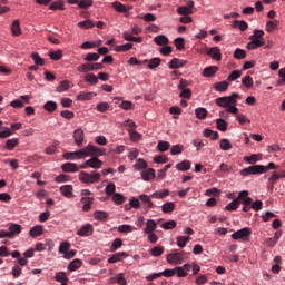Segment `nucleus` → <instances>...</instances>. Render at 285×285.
<instances>
[{"mask_svg": "<svg viewBox=\"0 0 285 285\" xmlns=\"http://www.w3.org/2000/svg\"><path fill=\"white\" fill-rule=\"evenodd\" d=\"M220 150H230L233 148V144L226 138L220 140Z\"/></svg>", "mask_w": 285, "mask_h": 285, "instance_id": "55", "label": "nucleus"}, {"mask_svg": "<svg viewBox=\"0 0 285 285\" xmlns=\"http://www.w3.org/2000/svg\"><path fill=\"white\" fill-rule=\"evenodd\" d=\"M112 202L117 204V206H121V204H125L126 197L119 193H115L112 195Z\"/></svg>", "mask_w": 285, "mask_h": 285, "instance_id": "33", "label": "nucleus"}, {"mask_svg": "<svg viewBox=\"0 0 285 285\" xmlns=\"http://www.w3.org/2000/svg\"><path fill=\"white\" fill-rule=\"evenodd\" d=\"M126 257H128V254L126 252H119L108 258V264H117V262H121Z\"/></svg>", "mask_w": 285, "mask_h": 285, "instance_id": "15", "label": "nucleus"}, {"mask_svg": "<svg viewBox=\"0 0 285 285\" xmlns=\"http://www.w3.org/2000/svg\"><path fill=\"white\" fill-rule=\"evenodd\" d=\"M56 282H60V284L68 283L69 278L65 272H58L55 276Z\"/></svg>", "mask_w": 285, "mask_h": 285, "instance_id": "43", "label": "nucleus"}, {"mask_svg": "<svg viewBox=\"0 0 285 285\" xmlns=\"http://www.w3.org/2000/svg\"><path fill=\"white\" fill-rule=\"evenodd\" d=\"M249 39H254L255 41H264V30L255 29L254 33L249 36Z\"/></svg>", "mask_w": 285, "mask_h": 285, "instance_id": "27", "label": "nucleus"}, {"mask_svg": "<svg viewBox=\"0 0 285 285\" xmlns=\"http://www.w3.org/2000/svg\"><path fill=\"white\" fill-rule=\"evenodd\" d=\"M85 81H87V83L97 85L99 83V78L95 76V73H87L85 76Z\"/></svg>", "mask_w": 285, "mask_h": 285, "instance_id": "47", "label": "nucleus"}, {"mask_svg": "<svg viewBox=\"0 0 285 285\" xmlns=\"http://www.w3.org/2000/svg\"><path fill=\"white\" fill-rule=\"evenodd\" d=\"M175 210V203L168 202L163 205V213H173Z\"/></svg>", "mask_w": 285, "mask_h": 285, "instance_id": "62", "label": "nucleus"}, {"mask_svg": "<svg viewBox=\"0 0 285 285\" xmlns=\"http://www.w3.org/2000/svg\"><path fill=\"white\" fill-rule=\"evenodd\" d=\"M279 26L278 20H269L266 22L265 30L267 32H273V30H277V27Z\"/></svg>", "mask_w": 285, "mask_h": 285, "instance_id": "25", "label": "nucleus"}, {"mask_svg": "<svg viewBox=\"0 0 285 285\" xmlns=\"http://www.w3.org/2000/svg\"><path fill=\"white\" fill-rule=\"evenodd\" d=\"M31 59L35 61L36 66H46V60H43V58L39 57L38 52H32Z\"/></svg>", "mask_w": 285, "mask_h": 285, "instance_id": "40", "label": "nucleus"}, {"mask_svg": "<svg viewBox=\"0 0 285 285\" xmlns=\"http://www.w3.org/2000/svg\"><path fill=\"white\" fill-rule=\"evenodd\" d=\"M155 230H157V222H155L154 219H148L146 222L145 233H155Z\"/></svg>", "mask_w": 285, "mask_h": 285, "instance_id": "21", "label": "nucleus"}, {"mask_svg": "<svg viewBox=\"0 0 285 285\" xmlns=\"http://www.w3.org/2000/svg\"><path fill=\"white\" fill-rule=\"evenodd\" d=\"M262 159V155L259 154H254L252 156H246L244 158V161H247V164H255Z\"/></svg>", "mask_w": 285, "mask_h": 285, "instance_id": "45", "label": "nucleus"}, {"mask_svg": "<svg viewBox=\"0 0 285 285\" xmlns=\"http://www.w3.org/2000/svg\"><path fill=\"white\" fill-rule=\"evenodd\" d=\"M30 237H40V235H43V226L36 225L29 230Z\"/></svg>", "mask_w": 285, "mask_h": 285, "instance_id": "20", "label": "nucleus"}, {"mask_svg": "<svg viewBox=\"0 0 285 285\" xmlns=\"http://www.w3.org/2000/svg\"><path fill=\"white\" fill-rule=\"evenodd\" d=\"M186 252H180V253H174V254H168L167 255V262L168 264H181L186 259Z\"/></svg>", "mask_w": 285, "mask_h": 285, "instance_id": "4", "label": "nucleus"}, {"mask_svg": "<svg viewBox=\"0 0 285 285\" xmlns=\"http://www.w3.org/2000/svg\"><path fill=\"white\" fill-rule=\"evenodd\" d=\"M78 72H92V63H82L77 67Z\"/></svg>", "mask_w": 285, "mask_h": 285, "instance_id": "41", "label": "nucleus"}, {"mask_svg": "<svg viewBox=\"0 0 285 285\" xmlns=\"http://www.w3.org/2000/svg\"><path fill=\"white\" fill-rule=\"evenodd\" d=\"M21 225L19 224H12L10 227H9V235H11V239L12 237H14V235H19V233H21Z\"/></svg>", "mask_w": 285, "mask_h": 285, "instance_id": "32", "label": "nucleus"}, {"mask_svg": "<svg viewBox=\"0 0 285 285\" xmlns=\"http://www.w3.org/2000/svg\"><path fill=\"white\" fill-rule=\"evenodd\" d=\"M79 28H83L85 30H90V28H95V23L92 20L87 19L85 21L78 22Z\"/></svg>", "mask_w": 285, "mask_h": 285, "instance_id": "42", "label": "nucleus"}, {"mask_svg": "<svg viewBox=\"0 0 285 285\" xmlns=\"http://www.w3.org/2000/svg\"><path fill=\"white\" fill-rule=\"evenodd\" d=\"M81 264H83L81 262V259L76 258L73 259L69 265H68V271H70V273L77 271L78 268H81Z\"/></svg>", "mask_w": 285, "mask_h": 285, "instance_id": "26", "label": "nucleus"}, {"mask_svg": "<svg viewBox=\"0 0 285 285\" xmlns=\"http://www.w3.org/2000/svg\"><path fill=\"white\" fill-rule=\"evenodd\" d=\"M204 137H210L215 141V140L219 139V132L213 131L210 129H205Z\"/></svg>", "mask_w": 285, "mask_h": 285, "instance_id": "53", "label": "nucleus"}, {"mask_svg": "<svg viewBox=\"0 0 285 285\" xmlns=\"http://www.w3.org/2000/svg\"><path fill=\"white\" fill-rule=\"evenodd\" d=\"M121 246H124V240H121L120 238H116L110 247L111 253H115L116 250H119V248H121Z\"/></svg>", "mask_w": 285, "mask_h": 285, "instance_id": "51", "label": "nucleus"}, {"mask_svg": "<svg viewBox=\"0 0 285 285\" xmlns=\"http://www.w3.org/2000/svg\"><path fill=\"white\" fill-rule=\"evenodd\" d=\"M154 41H155V43H157V46H168V43H169L168 38L164 35L157 36L154 39Z\"/></svg>", "mask_w": 285, "mask_h": 285, "instance_id": "38", "label": "nucleus"}, {"mask_svg": "<svg viewBox=\"0 0 285 285\" xmlns=\"http://www.w3.org/2000/svg\"><path fill=\"white\" fill-rule=\"evenodd\" d=\"M142 63H148V60H144ZM161 66L160 58H153L149 60L148 68L149 70H155V68H159Z\"/></svg>", "mask_w": 285, "mask_h": 285, "instance_id": "18", "label": "nucleus"}, {"mask_svg": "<svg viewBox=\"0 0 285 285\" xmlns=\"http://www.w3.org/2000/svg\"><path fill=\"white\" fill-rule=\"evenodd\" d=\"M65 173H79V166L75 163H65L61 165Z\"/></svg>", "mask_w": 285, "mask_h": 285, "instance_id": "13", "label": "nucleus"}, {"mask_svg": "<svg viewBox=\"0 0 285 285\" xmlns=\"http://www.w3.org/2000/svg\"><path fill=\"white\" fill-rule=\"evenodd\" d=\"M79 180L82 184H90V174L86 173V171H80L79 173Z\"/></svg>", "mask_w": 285, "mask_h": 285, "instance_id": "58", "label": "nucleus"}, {"mask_svg": "<svg viewBox=\"0 0 285 285\" xmlns=\"http://www.w3.org/2000/svg\"><path fill=\"white\" fill-rule=\"evenodd\" d=\"M239 199H234L232 203H229L226 207L225 210H236L239 208Z\"/></svg>", "mask_w": 285, "mask_h": 285, "instance_id": "61", "label": "nucleus"}, {"mask_svg": "<svg viewBox=\"0 0 285 285\" xmlns=\"http://www.w3.org/2000/svg\"><path fill=\"white\" fill-rule=\"evenodd\" d=\"M218 70L219 67L217 66L206 67L203 71V77H215Z\"/></svg>", "mask_w": 285, "mask_h": 285, "instance_id": "17", "label": "nucleus"}, {"mask_svg": "<svg viewBox=\"0 0 285 285\" xmlns=\"http://www.w3.org/2000/svg\"><path fill=\"white\" fill-rule=\"evenodd\" d=\"M72 190H75L72 185H63L60 187V193L62 197H66L67 199H72L75 197V194H72Z\"/></svg>", "mask_w": 285, "mask_h": 285, "instance_id": "7", "label": "nucleus"}, {"mask_svg": "<svg viewBox=\"0 0 285 285\" xmlns=\"http://www.w3.org/2000/svg\"><path fill=\"white\" fill-rule=\"evenodd\" d=\"M252 233L253 232H250V228L244 227V228L235 232L234 234H232V239H235V240L242 239V242H248Z\"/></svg>", "mask_w": 285, "mask_h": 285, "instance_id": "3", "label": "nucleus"}, {"mask_svg": "<svg viewBox=\"0 0 285 285\" xmlns=\"http://www.w3.org/2000/svg\"><path fill=\"white\" fill-rule=\"evenodd\" d=\"M170 70H177V68H184L186 66V60H179V58H174L168 63Z\"/></svg>", "mask_w": 285, "mask_h": 285, "instance_id": "16", "label": "nucleus"}, {"mask_svg": "<svg viewBox=\"0 0 285 285\" xmlns=\"http://www.w3.org/2000/svg\"><path fill=\"white\" fill-rule=\"evenodd\" d=\"M92 97H97V94L95 92H81L78 96L79 101H90Z\"/></svg>", "mask_w": 285, "mask_h": 285, "instance_id": "37", "label": "nucleus"}, {"mask_svg": "<svg viewBox=\"0 0 285 285\" xmlns=\"http://www.w3.org/2000/svg\"><path fill=\"white\" fill-rule=\"evenodd\" d=\"M249 40L250 41L246 46L247 50H257V48H262V46L266 45V41L264 40H254V39H249Z\"/></svg>", "mask_w": 285, "mask_h": 285, "instance_id": "14", "label": "nucleus"}, {"mask_svg": "<svg viewBox=\"0 0 285 285\" xmlns=\"http://www.w3.org/2000/svg\"><path fill=\"white\" fill-rule=\"evenodd\" d=\"M238 97H239V94H232L230 96L216 98L215 102L220 108H228L229 106H237Z\"/></svg>", "mask_w": 285, "mask_h": 285, "instance_id": "1", "label": "nucleus"}, {"mask_svg": "<svg viewBox=\"0 0 285 285\" xmlns=\"http://www.w3.org/2000/svg\"><path fill=\"white\" fill-rule=\"evenodd\" d=\"M150 255H153V257H161V255H164V247L156 246L151 248Z\"/></svg>", "mask_w": 285, "mask_h": 285, "instance_id": "56", "label": "nucleus"}, {"mask_svg": "<svg viewBox=\"0 0 285 285\" xmlns=\"http://www.w3.org/2000/svg\"><path fill=\"white\" fill-rule=\"evenodd\" d=\"M233 28H239L242 32H245V30H248V22L244 20H235L233 22Z\"/></svg>", "mask_w": 285, "mask_h": 285, "instance_id": "22", "label": "nucleus"}, {"mask_svg": "<svg viewBox=\"0 0 285 285\" xmlns=\"http://www.w3.org/2000/svg\"><path fill=\"white\" fill-rule=\"evenodd\" d=\"M80 202L81 204H83L82 210L85 213H88L90 212V208H92V204L95 203V197H82Z\"/></svg>", "mask_w": 285, "mask_h": 285, "instance_id": "10", "label": "nucleus"}, {"mask_svg": "<svg viewBox=\"0 0 285 285\" xmlns=\"http://www.w3.org/2000/svg\"><path fill=\"white\" fill-rule=\"evenodd\" d=\"M11 30H12V35H14V37H19V35H21V24L19 23L18 20H14L12 26H11Z\"/></svg>", "mask_w": 285, "mask_h": 285, "instance_id": "44", "label": "nucleus"}, {"mask_svg": "<svg viewBox=\"0 0 285 285\" xmlns=\"http://www.w3.org/2000/svg\"><path fill=\"white\" fill-rule=\"evenodd\" d=\"M234 59H246V50L237 48L234 51Z\"/></svg>", "mask_w": 285, "mask_h": 285, "instance_id": "57", "label": "nucleus"}, {"mask_svg": "<svg viewBox=\"0 0 285 285\" xmlns=\"http://www.w3.org/2000/svg\"><path fill=\"white\" fill-rule=\"evenodd\" d=\"M112 8L120 13L128 12V8L119 1L112 2Z\"/></svg>", "mask_w": 285, "mask_h": 285, "instance_id": "39", "label": "nucleus"}, {"mask_svg": "<svg viewBox=\"0 0 285 285\" xmlns=\"http://www.w3.org/2000/svg\"><path fill=\"white\" fill-rule=\"evenodd\" d=\"M207 55L212 57L215 61H222V50H219V47H212Z\"/></svg>", "mask_w": 285, "mask_h": 285, "instance_id": "9", "label": "nucleus"}, {"mask_svg": "<svg viewBox=\"0 0 285 285\" xmlns=\"http://www.w3.org/2000/svg\"><path fill=\"white\" fill-rule=\"evenodd\" d=\"M86 166H88V168H94V170H97L101 168V166H104V161L99 160V158H90L86 160Z\"/></svg>", "mask_w": 285, "mask_h": 285, "instance_id": "12", "label": "nucleus"}, {"mask_svg": "<svg viewBox=\"0 0 285 285\" xmlns=\"http://www.w3.org/2000/svg\"><path fill=\"white\" fill-rule=\"evenodd\" d=\"M128 50H132V43L127 42L125 45H118L115 47L116 52H128Z\"/></svg>", "mask_w": 285, "mask_h": 285, "instance_id": "28", "label": "nucleus"}, {"mask_svg": "<svg viewBox=\"0 0 285 285\" xmlns=\"http://www.w3.org/2000/svg\"><path fill=\"white\" fill-rule=\"evenodd\" d=\"M43 108L47 112H55L57 110V102L49 100L43 105Z\"/></svg>", "mask_w": 285, "mask_h": 285, "instance_id": "48", "label": "nucleus"}, {"mask_svg": "<svg viewBox=\"0 0 285 285\" xmlns=\"http://www.w3.org/2000/svg\"><path fill=\"white\" fill-rule=\"evenodd\" d=\"M176 242H177V246L179 248H184V247H186V244H188V242H190V237H188V236H178L176 238Z\"/></svg>", "mask_w": 285, "mask_h": 285, "instance_id": "35", "label": "nucleus"}, {"mask_svg": "<svg viewBox=\"0 0 285 285\" xmlns=\"http://www.w3.org/2000/svg\"><path fill=\"white\" fill-rule=\"evenodd\" d=\"M195 115L197 119H206V117H208V110H206V108L199 107L195 110Z\"/></svg>", "mask_w": 285, "mask_h": 285, "instance_id": "34", "label": "nucleus"}, {"mask_svg": "<svg viewBox=\"0 0 285 285\" xmlns=\"http://www.w3.org/2000/svg\"><path fill=\"white\" fill-rule=\"evenodd\" d=\"M139 199L144 202V204H147L146 208H153L155 206V204H153V200L150 199V196L146 194L140 195Z\"/></svg>", "mask_w": 285, "mask_h": 285, "instance_id": "46", "label": "nucleus"}, {"mask_svg": "<svg viewBox=\"0 0 285 285\" xmlns=\"http://www.w3.org/2000/svg\"><path fill=\"white\" fill-rule=\"evenodd\" d=\"M264 170H266V166H264V165H253V166H249L247 168H244L240 171V175L243 177H248V175H263V173H265Z\"/></svg>", "mask_w": 285, "mask_h": 285, "instance_id": "2", "label": "nucleus"}, {"mask_svg": "<svg viewBox=\"0 0 285 285\" xmlns=\"http://www.w3.org/2000/svg\"><path fill=\"white\" fill-rule=\"evenodd\" d=\"M17 146H19V139L18 138H12V139H8L6 141V150H12L13 148H17Z\"/></svg>", "mask_w": 285, "mask_h": 285, "instance_id": "29", "label": "nucleus"}, {"mask_svg": "<svg viewBox=\"0 0 285 285\" xmlns=\"http://www.w3.org/2000/svg\"><path fill=\"white\" fill-rule=\"evenodd\" d=\"M158 150L160 153H166L167 150H170V142H168V141H159L158 142Z\"/></svg>", "mask_w": 285, "mask_h": 285, "instance_id": "60", "label": "nucleus"}, {"mask_svg": "<svg viewBox=\"0 0 285 285\" xmlns=\"http://www.w3.org/2000/svg\"><path fill=\"white\" fill-rule=\"evenodd\" d=\"M73 139H75V142L78 146H82L83 139H86L85 134H83V129H81V128L76 129L73 131Z\"/></svg>", "mask_w": 285, "mask_h": 285, "instance_id": "11", "label": "nucleus"}, {"mask_svg": "<svg viewBox=\"0 0 285 285\" xmlns=\"http://www.w3.org/2000/svg\"><path fill=\"white\" fill-rule=\"evenodd\" d=\"M191 163L190 160H183L176 165L177 170L185 173L186 170H190Z\"/></svg>", "mask_w": 285, "mask_h": 285, "instance_id": "23", "label": "nucleus"}, {"mask_svg": "<svg viewBox=\"0 0 285 285\" xmlns=\"http://www.w3.org/2000/svg\"><path fill=\"white\" fill-rule=\"evenodd\" d=\"M49 57L50 59H52V61H59L63 57V51L62 50L50 51Z\"/></svg>", "mask_w": 285, "mask_h": 285, "instance_id": "50", "label": "nucleus"}, {"mask_svg": "<svg viewBox=\"0 0 285 285\" xmlns=\"http://www.w3.org/2000/svg\"><path fill=\"white\" fill-rule=\"evenodd\" d=\"M86 150H87V157H92V158L97 159V157L104 156V150L105 149L97 148V147H95L92 145H88L86 147Z\"/></svg>", "mask_w": 285, "mask_h": 285, "instance_id": "5", "label": "nucleus"}, {"mask_svg": "<svg viewBox=\"0 0 285 285\" xmlns=\"http://www.w3.org/2000/svg\"><path fill=\"white\" fill-rule=\"evenodd\" d=\"M70 88V81L62 80L60 85L57 87V92H66Z\"/></svg>", "mask_w": 285, "mask_h": 285, "instance_id": "54", "label": "nucleus"}, {"mask_svg": "<svg viewBox=\"0 0 285 285\" xmlns=\"http://www.w3.org/2000/svg\"><path fill=\"white\" fill-rule=\"evenodd\" d=\"M92 233H95L92 224H86L77 232V235H79V237H90Z\"/></svg>", "mask_w": 285, "mask_h": 285, "instance_id": "6", "label": "nucleus"}, {"mask_svg": "<svg viewBox=\"0 0 285 285\" xmlns=\"http://www.w3.org/2000/svg\"><path fill=\"white\" fill-rule=\"evenodd\" d=\"M278 77L281 78L277 81L278 86H285V68L279 69Z\"/></svg>", "mask_w": 285, "mask_h": 285, "instance_id": "64", "label": "nucleus"}, {"mask_svg": "<svg viewBox=\"0 0 285 285\" xmlns=\"http://www.w3.org/2000/svg\"><path fill=\"white\" fill-rule=\"evenodd\" d=\"M94 217H95V219H98L99 222H106V219H108V213L97 210L94 213Z\"/></svg>", "mask_w": 285, "mask_h": 285, "instance_id": "49", "label": "nucleus"}, {"mask_svg": "<svg viewBox=\"0 0 285 285\" xmlns=\"http://www.w3.org/2000/svg\"><path fill=\"white\" fill-rule=\"evenodd\" d=\"M281 179L279 175L277 174V171L272 173V176L268 178L269 185L268 188H271V190H273V188H275V184H277V180Z\"/></svg>", "mask_w": 285, "mask_h": 285, "instance_id": "36", "label": "nucleus"}, {"mask_svg": "<svg viewBox=\"0 0 285 285\" xmlns=\"http://www.w3.org/2000/svg\"><path fill=\"white\" fill-rule=\"evenodd\" d=\"M170 195V190L165 189L164 191H155L151 194L153 199H166Z\"/></svg>", "mask_w": 285, "mask_h": 285, "instance_id": "30", "label": "nucleus"}, {"mask_svg": "<svg viewBox=\"0 0 285 285\" xmlns=\"http://www.w3.org/2000/svg\"><path fill=\"white\" fill-rule=\"evenodd\" d=\"M66 2L63 0L55 1L50 4L49 10H66Z\"/></svg>", "mask_w": 285, "mask_h": 285, "instance_id": "24", "label": "nucleus"}, {"mask_svg": "<svg viewBox=\"0 0 285 285\" xmlns=\"http://www.w3.org/2000/svg\"><path fill=\"white\" fill-rule=\"evenodd\" d=\"M141 177L144 181H151V179H155V169L148 168L147 170L141 171Z\"/></svg>", "mask_w": 285, "mask_h": 285, "instance_id": "19", "label": "nucleus"}, {"mask_svg": "<svg viewBox=\"0 0 285 285\" xmlns=\"http://www.w3.org/2000/svg\"><path fill=\"white\" fill-rule=\"evenodd\" d=\"M242 77V71L234 70L230 72V75L227 78V81H237Z\"/></svg>", "mask_w": 285, "mask_h": 285, "instance_id": "59", "label": "nucleus"}, {"mask_svg": "<svg viewBox=\"0 0 285 285\" xmlns=\"http://www.w3.org/2000/svg\"><path fill=\"white\" fill-rule=\"evenodd\" d=\"M92 3H95L92 0H78V7L82 10H88V8H91Z\"/></svg>", "mask_w": 285, "mask_h": 285, "instance_id": "52", "label": "nucleus"}, {"mask_svg": "<svg viewBox=\"0 0 285 285\" xmlns=\"http://www.w3.org/2000/svg\"><path fill=\"white\" fill-rule=\"evenodd\" d=\"M108 284L127 285L128 282L126 281L124 273H119L116 276L109 278Z\"/></svg>", "mask_w": 285, "mask_h": 285, "instance_id": "8", "label": "nucleus"}, {"mask_svg": "<svg viewBox=\"0 0 285 285\" xmlns=\"http://www.w3.org/2000/svg\"><path fill=\"white\" fill-rule=\"evenodd\" d=\"M216 126L217 129L220 130L222 132H226L228 130V122H226V120L218 118L216 120Z\"/></svg>", "mask_w": 285, "mask_h": 285, "instance_id": "31", "label": "nucleus"}, {"mask_svg": "<svg viewBox=\"0 0 285 285\" xmlns=\"http://www.w3.org/2000/svg\"><path fill=\"white\" fill-rule=\"evenodd\" d=\"M179 97L181 99H190V97H193V91L190 89H180V94Z\"/></svg>", "mask_w": 285, "mask_h": 285, "instance_id": "63", "label": "nucleus"}]
</instances>
